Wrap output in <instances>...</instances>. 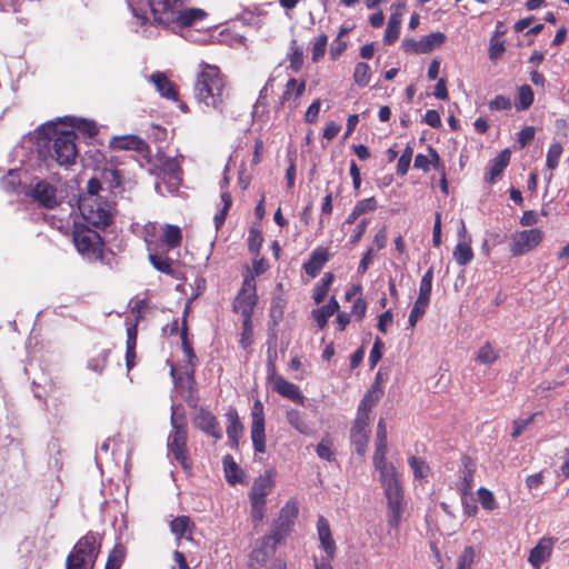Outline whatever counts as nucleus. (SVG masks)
<instances>
[{
    "label": "nucleus",
    "instance_id": "nucleus-1",
    "mask_svg": "<svg viewBox=\"0 0 569 569\" xmlns=\"http://www.w3.org/2000/svg\"><path fill=\"white\" fill-rule=\"evenodd\" d=\"M388 440H376L372 458L373 467L379 472V482L383 489L388 508V525L398 529L406 510L405 490L397 468L387 461Z\"/></svg>",
    "mask_w": 569,
    "mask_h": 569
},
{
    "label": "nucleus",
    "instance_id": "nucleus-2",
    "mask_svg": "<svg viewBox=\"0 0 569 569\" xmlns=\"http://www.w3.org/2000/svg\"><path fill=\"white\" fill-rule=\"evenodd\" d=\"M193 98L206 108L223 113L231 98L228 78L216 64L199 63L193 84Z\"/></svg>",
    "mask_w": 569,
    "mask_h": 569
},
{
    "label": "nucleus",
    "instance_id": "nucleus-3",
    "mask_svg": "<svg viewBox=\"0 0 569 569\" xmlns=\"http://www.w3.org/2000/svg\"><path fill=\"white\" fill-rule=\"evenodd\" d=\"M171 432L168 436V451L174 460L184 469L191 468L187 441H188V422L184 409L181 405L173 406L171 418Z\"/></svg>",
    "mask_w": 569,
    "mask_h": 569
},
{
    "label": "nucleus",
    "instance_id": "nucleus-4",
    "mask_svg": "<svg viewBox=\"0 0 569 569\" xmlns=\"http://www.w3.org/2000/svg\"><path fill=\"white\" fill-rule=\"evenodd\" d=\"M79 210L87 224L106 230L113 222L114 203L103 198L80 197Z\"/></svg>",
    "mask_w": 569,
    "mask_h": 569
},
{
    "label": "nucleus",
    "instance_id": "nucleus-5",
    "mask_svg": "<svg viewBox=\"0 0 569 569\" xmlns=\"http://www.w3.org/2000/svg\"><path fill=\"white\" fill-rule=\"evenodd\" d=\"M73 243L77 251L88 261L96 262L103 259L106 243L98 232L88 224H74L72 232Z\"/></svg>",
    "mask_w": 569,
    "mask_h": 569
},
{
    "label": "nucleus",
    "instance_id": "nucleus-6",
    "mask_svg": "<svg viewBox=\"0 0 569 569\" xmlns=\"http://www.w3.org/2000/svg\"><path fill=\"white\" fill-rule=\"evenodd\" d=\"M276 471L268 469L263 475H260L253 480L252 487L249 492V501L251 508V518L254 525L262 521L266 512L267 496L274 487Z\"/></svg>",
    "mask_w": 569,
    "mask_h": 569
},
{
    "label": "nucleus",
    "instance_id": "nucleus-7",
    "mask_svg": "<svg viewBox=\"0 0 569 569\" xmlns=\"http://www.w3.org/2000/svg\"><path fill=\"white\" fill-rule=\"evenodd\" d=\"M77 133L74 130L58 131L53 129L49 154L60 166H71L76 163L79 156L77 147Z\"/></svg>",
    "mask_w": 569,
    "mask_h": 569
},
{
    "label": "nucleus",
    "instance_id": "nucleus-8",
    "mask_svg": "<svg viewBox=\"0 0 569 569\" xmlns=\"http://www.w3.org/2000/svg\"><path fill=\"white\" fill-rule=\"evenodd\" d=\"M317 533L319 547L326 556L321 559H313L315 569H333L331 561L337 556V543L332 537L330 523L325 516H319L317 519Z\"/></svg>",
    "mask_w": 569,
    "mask_h": 569
},
{
    "label": "nucleus",
    "instance_id": "nucleus-9",
    "mask_svg": "<svg viewBox=\"0 0 569 569\" xmlns=\"http://www.w3.org/2000/svg\"><path fill=\"white\" fill-rule=\"evenodd\" d=\"M182 351L187 358L189 369L186 370L187 383L189 396L186 397V401L190 407L196 408L198 405V397L196 396V379H194V367L198 362L197 355L193 350L192 343L188 337V326L186 317L182 320V328L180 332Z\"/></svg>",
    "mask_w": 569,
    "mask_h": 569
},
{
    "label": "nucleus",
    "instance_id": "nucleus-10",
    "mask_svg": "<svg viewBox=\"0 0 569 569\" xmlns=\"http://www.w3.org/2000/svg\"><path fill=\"white\" fill-rule=\"evenodd\" d=\"M258 302L257 283L251 272L246 273L241 289L233 301V311L242 318H252L254 307Z\"/></svg>",
    "mask_w": 569,
    "mask_h": 569
},
{
    "label": "nucleus",
    "instance_id": "nucleus-11",
    "mask_svg": "<svg viewBox=\"0 0 569 569\" xmlns=\"http://www.w3.org/2000/svg\"><path fill=\"white\" fill-rule=\"evenodd\" d=\"M545 232L539 228L516 231L510 236L509 250L513 257L535 250L543 240Z\"/></svg>",
    "mask_w": 569,
    "mask_h": 569
},
{
    "label": "nucleus",
    "instance_id": "nucleus-12",
    "mask_svg": "<svg viewBox=\"0 0 569 569\" xmlns=\"http://www.w3.org/2000/svg\"><path fill=\"white\" fill-rule=\"evenodd\" d=\"M264 425V407L262 401L257 398L251 408L250 437L254 451L259 453L266 452Z\"/></svg>",
    "mask_w": 569,
    "mask_h": 569
},
{
    "label": "nucleus",
    "instance_id": "nucleus-13",
    "mask_svg": "<svg viewBox=\"0 0 569 569\" xmlns=\"http://www.w3.org/2000/svg\"><path fill=\"white\" fill-rule=\"evenodd\" d=\"M101 539L97 532L88 531L73 546L70 553L89 561L90 565L96 563L100 553Z\"/></svg>",
    "mask_w": 569,
    "mask_h": 569
},
{
    "label": "nucleus",
    "instance_id": "nucleus-14",
    "mask_svg": "<svg viewBox=\"0 0 569 569\" xmlns=\"http://www.w3.org/2000/svg\"><path fill=\"white\" fill-rule=\"evenodd\" d=\"M370 433V417L357 415L350 429V440L359 456L367 452Z\"/></svg>",
    "mask_w": 569,
    "mask_h": 569
},
{
    "label": "nucleus",
    "instance_id": "nucleus-15",
    "mask_svg": "<svg viewBox=\"0 0 569 569\" xmlns=\"http://www.w3.org/2000/svg\"><path fill=\"white\" fill-rule=\"evenodd\" d=\"M28 194L44 209L51 210L60 204L57 197V188L47 180L37 181Z\"/></svg>",
    "mask_w": 569,
    "mask_h": 569
},
{
    "label": "nucleus",
    "instance_id": "nucleus-16",
    "mask_svg": "<svg viewBox=\"0 0 569 569\" xmlns=\"http://www.w3.org/2000/svg\"><path fill=\"white\" fill-rule=\"evenodd\" d=\"M153 22L161 26H170V20L178 8L183 6V0H147Z\"/></svg>",
    "mask_w": 569,
    "mask_h": 569
},
{
    "label": "nucleus",
    "instance_id": "nucleus-17",
    "mask_svg": "<svg viewBox=\"0 0 569 569\" xmlns=\"http://www.w3.org/2000/svg\"><path fill=\"white\" fill-rule=\"evenodd\" d=\"M277 547L278 546L274 545L273 541H270L269 538L262 537L259 539L249 557L250 568L258 569L266 566V563L274 556Z\"/></svg>",
    "mask_w": 569,
    "mask_h": 569
},
{
    "label": "nucleus",
    "instance_id": "nucleus-18",
    "mask_svg": "<svg viewBox=\"0 0 569 569\" xmlns=\"http://www.w3.org/2000/svg\"><path fill=\"white\" fill-rule=\"evenodd\" d=\"M192 423L194 428L210 437H213L214 439H221L222 437L217 417L204 408H200L197 411L192 418Z\"/></svg>",
    "mask_w": 569,
    "mask_h": 569
},
{
    "label": "nucleus",
    "instance_id": "nucleus-19",
    "mask_svg": "<svg viewBox=\"0 0 569 569\" xmlns=\"http://www.w3.org/2000/svg\"><path fill=\"white\" fill-rule=\"evenodd\" d=\"M476 469L475 460L470 456L463 455L461 457V469L459 470V481L457 483V489L462 497L470 495L472 491Z\"/></svg>",
    "mask_w": 569,
    "mask_h": 569
},
{
    "label": "nucleus",
    "instance_id": "nucleus-20",
    "mask_svg": "<svg viewBox=\"0 0 569 569\" xmlns=\"http://www.w3.org/2000/svg\"><path fill=\"white\" fill-rule=\"evenodd\" d=\"M109 146L112 150H131L140 154L150 152L149 144L136 134L112 137Z\"/></svg>",
    "mask_w": 569,
    "mask_h": 569
},
{
    "label": "nucleus",
    "instance_id": "nucleus-21",
    "mask_svg": "<svg viewBox=\"0 0 569 569\" xmlns=\"http://www.w3.org/2000/svg\"><path fill=\"white\" fill-rule=\"evenodd\" d=\"M305 90L306 82L303 80L299 81L295 78L289 79L280 97V106L289 107L290 109L297 108L299 99L303 94Z\"/></svg>",
    "mask_w": 569,
    "mask_h": 569
},
{
    "label": "nucleus",
    "instance_id": "nucleus-22",
    "mask_svg": "<svg viewBox=\"0 0 569 569\" xmlns=\"http://www.w3.org/2000/svg\"><path fill=\"white\" fill-rule=\"evenodd\" d=\"M167 250L157 249L148 252V261L160 273L177 278V270L174 268V260L168 256Z\"/></svg>",
    "mask_w": 569,
    "mask_h": 569
},
{
    "label": "nucleus",
    "instance_id": "nucleus-23",
    "mask_svg": "<svg viewBox=\"0 0 569 569\" xmlns=\"http://www.w3.org/2000/svg\"><path fill=\"white\" fill-rule=\"evenodd\" d=\"M206 17L207 12L202 9H182L181 7L178 8L177 12L173 13V18L170 20V24L174 23L180 28L193 27L201 22Z\"/></svg>",
    "mask_w": 569,
    "mask_h": 569
},
{
    "label": "nucleus",
    "instance_id": "nucleus-24",
    "mask_svg": "<svg viewBox=\"0 0 569 569\" xmlns=\"http://www.w3.org/2000/svg\"><path fill=\"white\" fill-rule=\"evenodd\" d=\"M555 539L550 537H543L539 542L530 550L528 561L535 569H540L542 563L547 561L552 552Z\"/></svg>",
    "mask_w": 569,
    "mask_h": 569
},
{
    "label": "nucleus",
    "instance_id": "nucleus-25",
    "mask_svg": "<svg viewBox=\"0 0 569 569\" xmlns=\"http://www.w3.org/2000/svg\"><path fill=\"white\" fill-rule=\"evenodd\" d=\"M510 151L508 149L499 152L488 164L487 172L485 174V181L489 184L496 183L501 178L505 169L510 162Z\"/></svg>",
    "mask_w": 569,
    "mask_h": 569
},
{
    "label": "nucleus",
    "instance_id": "nucleus-26",
    "mask_svg": "<svg viewBox=\"0 0 569 569\" xmlns=\"http://www.w3.org/2000/svg\"><path fill=\"white\" fill-rule=\"evenodd\" d=\"M471 240L466 237V226L461 220V229L459 231V242L453 249V259L456 262L463 267L471 262L473 259V250L471 248Z\"/></svg>",
    "mask_w": 569,
    "mask_h": 569
},
{
    "label": "nucleus",
    "instance_id": "nucleus-27",
    "mask_svg": "<svg viewBox=\"0 0 569 569\" xmlns=\"http://www.w3.org/2000/svg\"><path fill=\"white\" fill-rule=\"evenodd\" d=\"M149 80L154 84L156 90L159 94L167 99L177 101L178 100V90L176 84L167 77L164 72H153Z\"/></svg>",
    "mask_w": 569,
    "mask_h": 569
},
{
    "label": "nucleus",
    "instance_id": "nucleus-28",
    "mask_svg": "<svg viewBox=\"0 0 569 569\" xmlns=\"http://www.w3.org/2000/svg\"><path fill=\"white\" fill-rule=\"evenodd\" d=\"M330 253L329 249L326 247H318L316 248L309 259L303 263V270L305 272L311 277L315 278L320 270L323 268V266L329 260Z\"/></svg>",
    "mask_w": 569,
    "mask_h": 569
},
{
    "label": "nucleus",
    "instance_id": "nucleus-29",
    "mask_svg": "<svg viewBox=\"0 0 569 569\" xmlns=\"http://www.w3.org/2000/svg\"><path fill=\"white\" fill-rule=\"evenodd\" d=\"M160 243H162V249L167 251L179 248L182 243V231L180 227L170 223L163 224Z\"/></svg>",
    "mask_w": 569,
    "mask_h": 569
},
{
    "label": "nucleus",
    "instance_id": "nucleus-30",
    "mask_svg": "<svg viewBox=\"0 0 569 569\" xmlns=\"http://www.w3.org/2000/svg\"><path fill=\"white\" fill-rule=\"evenodd\" d=\"M227 436L232 447H237L239 439L243 433V425L239 418L238 411L236 408H230L227 412Z\"/></svg>",
    "mask_w": 569,
    "mask_h": 569
},
{
    "label": "nucleus",
    "instance_id": "nucleus-31",
    "mask_svg": "<svg viewBox=\"0 0 569 569\" xmlns=\"http://www.w3.org/2000/svg\"><path fill=\"white\" fill-rule=\"evenodd\" d=\"M161 230L162 226L158 222H148L142 228V237L147 246L148 252L161 249Z\"/></svg>",
    "mask_w": 569,
    "mask_h": 569
},
{
    "label": "nucleus",
    "instance_id": "nucleus-32",
    "mask_svg": "<svg viewBox=\"0 0 569 569\" xmlns=\"http://www.w3.org/2000/svg\"><path fill=\"white\" fill-rule=\"evenodd\" d=\"M272 388L280 396L286 397L290 400L302 401L303 399L298 386L287 381L283 377L277 378L276 382L272 383Z\"/></svg>",
    "mask_w": 569,
    "mask_h": 569
},
{
    "label": "nucleus",
    "instance_id": "nucleus-33",
    "mask_svg": "<svg viewBox=\"0 0 569 569\" xmlns=\"http://www.w3.org/2000/svg\"><path fill=\"white\" fill-rule=\"evenodd\" d=\"M223 471L226 480L229 485L240 483L243 480V471L236 463L231 455L223 457Z\"/></svg>",
    "mask_w": 569,
    "mask_h": 569
},
{
    "label": "nucleus",
    "instance_id": "nucleus-34",
    "mask_svg": "<svg viewBox=\"0 0 569 569\" xmlns=\"http://www.w3.org/2000/svg\"><path fill=\"white\" fill-rule=\"evenodd\" d=\"M339 310L338 301L332 297L327 305L312 311L313 319L320 329L327 326L328 318Z\"/></svg>",
    "mask_w": 569,
    "mask_h": 569
},
{
    "label": "nucleus",
    "instance_id": "nucleus-35",
    "mask_svg": "<svg viewBox=\"0 0 569 569\" xmlns=\"http://www.w3.org/2000/svg\"><path fill=\"white\" fill-rule=\"evenodd\" d=\"M446 34L443 32H431L420 39V51L429 53L433 49L441 47L446 42Z\"/></svg>",
    "mask_w": 569,
    "mask_h": 569
},
{
    "label": "nucleus",
    "instance_id": "nucleus-36",
    "mask_svg": "<svg viewBox=\"0 0 569 569\" xmlns=\"http://www.w3.org/2000/svg\"><path fill=\"white\" fill-rule=\"evenodd\" d=\"M287 301L282 296H273L270 303L269 317L273 327L283 319Z\"/></svg>",
    "mask_w": 569,
    "mask_h": 569
},
{
    "label": "nucleus",
    "instance_id": "nucleus-37",
    "mask_svg": "<svg viewBox=\"0 0 569 569\" xmlns=\"http://www.w3.org/2000/svg\"><path fill=\"white\" fill-rule=\"evenodd\" d=\"M71 127L82 133L87 138H93L98 134L99 128L93 120L83 118H72Z\"/></svg>",
    "mask_w": 569,
    "mask_h": 569
},
{
    "label": "nucleus",
    "instance_id": "nucleus-38",
    "mask_svg": "<svg viewBox=\"0 0 569 569\" xmlns=\"http://www.w3.org/2000/svg\"><path fill=\"white\" fill-rule=\"evenodd\" d=\"M291 527L289 521H283L278 518L273 522L270 533L264 536V538H269L270 541H273L274 545L278 546L289 535Z\"/></svg>",
    "mask_w": 569,
    "mask_h": 569
},
{
    "label": "nucleus",
    "instance_id": "nucleus-39",
    "mask_svg": "<svg viewBox=\"0 0 569 569\" xmlns=\"http://www.w3.org/2000/svg\"><path fill=\"white\" fill-rule=\"evenodd\" d=\"M110 355H111V349H100L96 355H93L88 360V368L91 371L101 375L107 367Z\"/></svg>",
    "mask_w": 569,
    "mask_h": 569
},
{
    "label": "nucleus",
    "instance_id": "nucleus-40",
    "mask_svg": "<svg viewBox=\"0 0 569 569\" xmlns=\"http://www.w3.org/2000/svg\"><path fill=\"white\" fill-rule=\"evenodd\" d=\"M289 53L287 56L288 58V61H289V68L293 71V72H299L302 68V64H303V50L301 47H299L297 44V40L296 39H292L290 41V47H289Z\"/></svg>",
    "mask_w": 569,
    "mask_h": 569
},
{
    "label": "nucleus",
    "instance_id": "nucleus-41",
    "mask_svg": "<svg viewBox=\"0 0 569 569\" xmlns=\"http://www.w3.org/2000/svg\"><path fill=\"white\" fill-rule=\"evenodd\" d=\"M286 418H287L288 423L292 428H295L298 432H300L301 435H306V436L310 435V432H311L310 427L307 423V421L305 420L303 415L299 410L291 409V410L287 411Z\"/></svg>",
    "mask_w": 569,
    "mask_h": 569
},
{
    "label": "nucleus",
    "instance_id": "nucleus-42",
    "mask_svg": "<svg viewBox=\"0 0 569 569\" xmlns=\"http://www.w3.org/2000/svg\"><path fill=\"white\" fill-rule=\"evenodd\" d=\"M220 198L222 202V208L213 217V222L217 230H219L223 226L228 212L232 206V197L228 190L221 191Z\"/></svg>",
    "mask_w": 569,
    "mask_h": 569
},
{
    "label": "nucleus",
    "instance_id": "nucleus-43",
    "mask_svg": "<svg viewBox=\"0 0 569 569\" xmlns=\"http://www.w3.org/2000/svg\"><path fill=\"white\" fill-rule=\"evenodd\" d=\"M332 282L333 274L331 272H326L313 289V300L316 303H321L326 299Z\"/></svg>",
    "mask_w": 569,
    "mask_h": 569
},
{
    "label": "nucleus",
    "instance_id": "nucleus-44",
    "mask_svg": "<svg viewBox=\"0 0 569 569\" xmlns=\"http://www.w3.org/2000/svg\"><path fill=\"white\" fill-rule=\"evenodd\" d=\"M480 551L473 546H467L458 558L457 569H473Z\"/></svg>",
    "mask_w": 569,
    "mask_h": 569
},
{
    "label": "nucleus",
    "instance_id": "nucleus-45",
    "mask_svg": "<svg viewBox=\"0 0 569 569\" xmlns=\"http://www.w3.org/2000/svg\"><path fill=\"white\" fill-rule=\"evenodd\" d=\"M401 22L397 14H390L383 37L385 44H392L398 40Z\"/></svg>",
    "mask_w": 569,
    "mask_h": 569
},
{
    "label": "nucleus",
    "instance_id": "nucleus-46",
    "mask_svg": "<svg viewBox=\"0 0 569 569\" xmlns=\"http://www.w3.org/2000/svg\"><path fill=\"white\" fill-rule=\"evenodd\" d=\"M379 399V392L376 393V390H368L358 406L357 415L370 417V411L378 403Z\"/></svg>",
    "mask_w": 569,
    "mask_h": 569
},
{
    "label": "nucleus",
    "instance_id": "nucleus-47",
    "mask_svg": "<svg viewBox=\"0 0 569 569\" xmlns=\"http://www.w3.org/2000/svg\"><path fill=\"white\" fill-rule=\"evenodd\" d=\"M126 558V548L117 543L109 552L104 569H120Z\"/></svg>",
    "mask_w": 569,
    "mask_h": 569
},
{
    "label": "nucleus",
    "instance_id": "nucleus-48",
    "mask_svg": "<svg viewBox=\"0 0 569 569\" xmlns=\"http://www.w3.org/2000/svg\"><path fill=\"white\" fill-rule=\"evenodd\" d=\"M371 79L370 66L366 62H358L353 70V81L359 87H367Z\"/></svg>",
    "mask_w": 569,
    "mask_h": 569
},
{
    "label": "nucleus",
    "instance_id": "nucleus-49",
    "mask_svg": "<svg viewBox=\"0 0 569 569\" xmlns=\"http://www.w3.org/2000/svg\"><path fill=\"white\" fill-rule=\"evenodd\" d=\"M499 356L490 342H486L477 352L476 361L482 365H492Z\"/></svg>",
    "mask_w": 569,
    "mask_h": 569
},
{
    "label": "nucleus",
    "instance_id": "nucleus-50",
    "mask_svg": "<svg viewBox=\"0 0 569 569\" xmlns=\"http://www.w3.org/2000/svg\"><path fill=\"white\" fill-rule=\"evenodd\" d=\"M533 91L529 84H522L518 91V102L516 107L518 110H527L533 103Z\"/></svg>",
    "mask_w": 569,
    "mask_h": 569
},
{
    "label": "nucleus",
    "instance_id": "nucleus-51",
    "mask_svg": "<svg viewBox=\"0 0 569 569\" xmlns=\"http://www.w3.org/2000/svg\"><path fill=\"white\" fill-rule=\"evenodd\" d=\"M190 526L191 519L188 516L177 517L170 523L171 531L178 539L190 532Z\"/></svg>",
    "mask_w": 569,
    "mask_h": 569
},
{
    "label": "nucleus",
    "instance_id": "nucleus-52",
    "mask_svg": "<svg viewBox=\"0 0 569 569\" xmlns=\"http://www.w3.org/2000/svg\"><path fill=\"white\" fill-rule=\"evenodd\" d=\"M428 306H429V301L417 298V300L415 301L413 307L409 313L408 322H409L410 328H415V326L417 325L419 319H421L423 317V315L426 313Z\"/></svg>",
    "mask_w": 569,
    "mask_h": 569
},
{
    "label": "nucleus",
    "instance_id": "nucleus-53",
    "mask_svg": "<svg viewBox=\"0 0 569 569\" xmlns=\"http://www.w3.org/2000/svg\"><path fill=\"white\" fill-rule=\"evenodd\" d=\"M328 36L326 33H321L315 39L311 49V59L313 62H319L325 57Z\"/></svg>",
    "mask_w": 569,
    "mask_h": 569
},
{
    "label": "nucleus",
    "instance_id": "nucleus-54",
    "mask_svg": "<svg viewBox=\"0 0 569 569\" xmlns=\"http://www.w3.org/2000/svg\"><path fill=\"white\" fill-rule=\"evenodd\" d=\"M263 243V236L257 228H251L248 236V250L252 256H259Z\"/></svg>",
    "mask_w": 569,
    "mask_h": 569
},
{
    "label": "nucleus",
    "instance_id": "nucleus-55",
    "mask_svg": "<svg viewBox=\"0 0 569 569\" xmlns=\"http://www.w3.org/2000/svg\"><path fill=\"white\" fill-rule=\"evenodd\" d=\"M432 280H433V270L432 268L428 269L420 280L419 286V299H423L430 301L431 290H432Z\"/></svg>",
    "mask_w": 569,
    "mask_h": 569
},
{
    "label": "nucleus",
    "instance_id": "nucleus-56",
    "mask_svg": "<svg viewBox=\"0 0 569 569\" xmlns=\"http://www.w3.org/2000/svg\"><path fill=\"white\" fill-rule=\"evenodd\" d=\"M298 502L295 499L288 500L284 506L280 509L279 519L289 521V525H293L295 519L298 517Z\"/></svg>",
    "mask_w": 569,
    "mask_h": 569
},
{
    "label": "nucleus",
    "instance_id": "nucleus-57",
    "mask_svg": "<svg viewBox=\"0 0 569 569\" xmlns=\"http://www.w3.org/2000/svg\"><path fill=\"white\" fill-rule=\"evenodd\" d=\"M408 463L416 479H423L427 477L429 472V466L426 463L423 459L418 458L416 456H411L408 458Z\"/></svg>",
    "mask_w": 569,
    "mask_h": 569
},
{
    "label": "nucleus",
    "instance_id": "nucleus-58",
    "mask_svg": "<svg viewBox=\"0 0 569 569\" xmlns=\"http://www.w3.org/2000/svg\"><path fill=\"white\" fill-rule=\"evenodd\" d=\"M253 342L252 318H242V331L239 340L243 349H248Z\"/></svg>",
    "mask_w": 569,
    "mask_h": 569
},
{
    "label": "nucleus",
    "instance_id": "nucleus-59",
    "mask_svg": "<svg viewBox=\"0 0 569 569\" xmlns=\"http://www.w3.org/2000/svg\"><path fill=\"white\" fill-rule=\"evenodd\" d=\"M562 151H563V148H562L561 143L552 142L550 144L548 152H547V159H546V166L550 170H555L558 167Z\"/></svg>",
    "mask_w": 569,
    "mask_h": 569
},
{
    "label": "nucleus",
    "instance_id": "nucleus-60",
    "mask_svg": "<svg viewBox=\"0 0 569 569\" xmlns=\"http://www.w3.org/2000/svg\"><path fill=\"white\" fill-rule=\"evenodd\" d=\"M316 452L320 459L326 461L335 460V452L332 450V441L329 437L323 438L316 447Z\"/></svg>",
    "mask_w": 569,
    "mask_h": 569
},
{
    "label": "nucleus",
    "instance_id": "nucleus-61",
    "mask_svg": "<svg viewBox=\"0 0 569 569\" xmlns=\"http://www.w3.org/2000/svg\"><path fill=\"white\" fill-rule=\"evenodd\" d=\"M478 499L485 510L492 511L497 507L493 493L485 487L478 489Z\"/></svg>",
    "mask_w": 569,
    "mask_h": 569
},
{
    "label": "nucleus",
    "instance_id": "nucleus-62",
    "mask_svg": "<svg viewBox=\"0 0 569 569\" xmlns=\"http://www.w3.org/2000/svg\"><path fill=\"white\" fill-rule=\"evenodd\" d=\"M537 413H532L526 419H516L512 422V431H511V438L517 439L519 438L525 430L532 423Z\"/></svg>",
    "mask_w": 569,
    "mask_h": 569
},
{
    "label": "nucleus",
    "instance_id": "nucleus-63",
    "mask_svg": "<svg viewBox=\"0 0 569 569\" xmlns=\"http://www.w3.org/2000/svg\"><path fill=\"white\" fill-rule=\"evenodd\" d=\"M488 106L491 111H507L511 109L512 103L509 97L498 94L489 101Z\"/></svg>",
    "mask_w": 569,
    "mask_h": 569
},
{
    "label": "nucleus",
    "instance_id": "nucleus-64",
    "mask_svg": "<svg viewBox=\"0 0 569 569\" xmlns=\"http://www.w3.org/2000/svg\"><path fill=\"white\" fill-rule=\"evenodd\" d=\"M93 565H90L89 561H86L77 556L69 553L66 559V568L64 569H93Z\"/></svg>",
    "mask_w": 569,
    "mask_h": 569
}]
</instances>
